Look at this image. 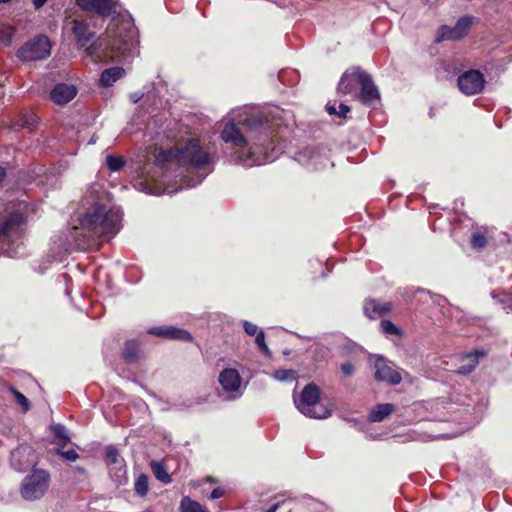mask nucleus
Wrapping results in <instances>:
<instances>
[{
    "label": "nucleus",
    "mask_w": 512,
    "mask_h": 512,
    "mask_svg": "<svg viewBox=\"0 0 512 512\" xmlns=\"http://www.w3.org/2000/svg\"><path fill=\"white\" fill-rule=\"evenodd\" d=\"M241 122L252 143L249 147V141L240 132L234 119H230L221 131V138L225 143H231L237 148H247L245 152H235L230 161L245 167H253L276 160L282 153V148L274 144V133L280 124L276 120L272 122L268 118L256 115L248 116Z\"/></svg>",
    "instance_id": "1"
},
{
    "label": "nucleus",
    "mask_w": 512,
    "mask_h": 512,
    "mask_svg": "<svg viewBox=\"0 0 512 512\" xmlns=\"http://www.w3.org/2000/svg\"><path fill=\"white\" fill-rule=\"evenodd\" d=\"M72 31L78 44L85 47L87 56L91 57L94 62L125 58L135 48L136 30L134 25L128 21L111 23L105 36L91 45H88V43L94 38L95 34L89 30L86 23L74 19L72 21Z\"/></svg>",
    "instance_id": "2"
},
{
    "label": "nucleus",
    "mask_w": 512,
    "mask_h": 512,
    "mask_svg": "<svg viewBox=\"0 0 512 512\" xmlns=\"http://www.w3.org/2000/svg\"><path fill=\"white\" fill-rule=\"evenodd\" d=\"M122 212L119 208H107L95 204L79 218L71 231V238L82 250H98L102 243L114 237L121 229Z\"/></svg>",
    "instance_id": "3"
},
{
    "label": "nucleus",
    "mask_w": 512,
    "mask_h": 512,
    "mask_svg": "<svg viewBox=\"0 0 512 512\" xmlns=\"http://www.w3.org/2000/svg\"><path fill=\"white\" fill-rule=\"evenodd\" d=\"M217 157L211 152L210 147L203 145L198 139H191L185 145L166 150H160L155 156V162L166 170L178 168H192L202 172L193 183L187 181V187L200 184L215 167Z\"/></svg>",
    "instance_id": "4"
},
{
    "label": "nucleus",
    "mask_w": 512,
    "mask_h": 512,
    "mask_svg": "<svg viewBox=\"0 0 512 512\" xmlns=\"http://www.w3.org/2000/svg\"><path fill=\"white\" fill-rule=\"evenodd\" d=\"M26 215L21 211L10 213L0 223V254L14 257L17 254L16 247L23 238Z\"/></svg>",
    "instance_id": "5"
},
{
    "label": "nucleus",
    "mask_w": 512,
    "mask_h": 512,
    "mask_svg": "<svg viewBox=\"0 0 512 512\" xmlns=\"http://www.w3.org/2000/svg\"><path fill=\"white\" fill-rule=\"evenodd\" d=\"M51 477L48 471L35 468L22 481L20 495L24 500L41 499L47 492Z\"/></svg>",
    "instance_id": "6"
},
{
    "label": "nucleus",
    "mask_w": 512,
    "mask_h": 512,
    "mask_svg": "<svg viewBox=\"0 0 512 512\" xmlns=\"http://www.w3.org/2000/svg\"><path fill=\"white\" fill-rule=\"evenodd\" d=\"M293 402L301 414L309 418H319L317 406L320 402V390L316 384H307L299 395L294 392Z\"/></svg>",
    "instance_id": "7"
},
{
    "label": "nucleus",
    "mask_w": 512,
    "mask_h": 512,
    "mask_svg": "<svg viewBox=\"0 0 512 512\" xmlns=\"http://www.w3.org/2000/svg\"><path fill=\"white\" fill-rule=\"evenodd\" d=\"M51 53V44L47 36L39 35L23 45L17 52L22 61H38Z\"/></svg>",
    "instance_id": "8"
},
{
    "label": "nucleus",
    "mask_w": 512,
    "mask_h": 512,
    "mask_svg": "<svg viewBox=\"0 0 512 512\" xmlns=\"http://www.w3.org/2000/svg\"><path fill=\"white\" fill-rule=\"evenodd\" d=\"M218 382L223 391L228 394L229 400H235L242 396V378L237 369H223L219 374Z\"/></svg>",
    "instance_id": "9"
},
{
    "label": "nucleus",
    "mask_w": 512,
    "mask_h": 512,
    "mask_svg": "<svg viewBox=\"0 0 512 512\" xmlns=\"http://www.w3.org/2000/svg\"><path fill=\"white\" fill-rule=\"evenodd\" d=\"M474 17L465 16L460 18L453 27L443 25L441 26L436 35V42H442L446 40L456 41L466 36L471 29Z\"/></svg>",
    "instance_id": "10"
},
{
    "label": "nucleus",
    "mask_w": 512,
    "mask_h": 512,
    "mask_svg": "<svg viewBox=\"0 0 512 512\" xmlns=\"http://www.w3.org/2000/svg\"><path fill=\"white\" fill-rule=\"evenodd\" d=\"M460 91L465 95L480 93L485 86V78L478 70H469L462 73L457 79Z\"/></svg>",
    "instance_id": "11"
},
{
    "label": "nucleus",
    "mask_w": 512,
    "mask_h": 512,
    "mask_svg": "<svg viewBox=\"0 0 512 512\" xmlns=\"http://www.w3.org/2000/svg\"><path fill=\"white\" fill-rule=\"evenodd\" d=\"M374 377L379 382H386L390 385H398L402 381V376L396 370L393 364L382 356H378L374 362Z\"/></svg>",
    "instance_id": "12"
},
{
    "label": "nucleus",
    "mask_w": 512,
    "mask_h": 512,
    "mask_svg": "<svg viewBox=\"0 0 512 512\" xmlns=\"http://www.w3.org/2000/svg\"><path fill=\"white\" fill-rule=\"evenodd\" d=\"M358 84L361 90L360 93L357 94V98L361 102L367 105H372L374 102L379 100V90L374 84L372 77L364 70H362V73L358 75Z\"/></svg>",
    "instance_id": "13"
},
{
    "label": "nucleus",
    "mask_w": 512,
    "mask_h": 512,
    "mask_svg": "<svg viewBox=\"0 0 512 512\" xmlns=\"http://www.w3.org/2000/svg\"><path fill=\"white\" fill-rule=\"evenodd\" d=\"M77 94V89L72 84H57L50 92L51 100L58 105L70 102Z\"/></svg>",
    "instance_id": "14"
},
{
    "label": "nucleus",
    "mask_w": 512,
    "mask_h": 512,
    "mask_svg": "<svg viewBox=\"0 0 512 512\" xmlns=\"http://www.w3.org/2000/svg\"><path fill=\"white\" fill-rule=\"evenodd\" d=\"M362 73L360 67H352L344 72L339 83L338 92L342 94H351L355 92L358 84V75Z\"/></svg>",
    "instance_id": "15"
},
{
    "label": "nucleus",
    "mask_w": 512,
    "mask_h": 512,
    "mask_svg": "<svg viewBox=\"0 0 512 512\" xmlns=\"http://www.w3.org/2000/svg\"><path fill=\"white\" fill-rule=\"evenodd\" d=\"M365 315L370 319H376L388 314L392 310L389 302L381 303L375 299H367L363 305Z\"/></svg>",
    "instance_id": "16"
},
{
    "label": "nucleus",
    "mask_w": 512,
    "mask_h": 512,
    "mask_svg": "<svg viewBox=\"0 0 512 512\" xmlns=\"http://www.w3.org/2000/svg\"><path fill=\"white\" fill-rule=\"evenodd\" d=\"M320 154L317 148L305 147L299 150L295 155V160L309 169L316 170Z\"/></svg>",
    "instance_id": "17"
},
{
    "label": "nucleus",
    "mask_w": 512,
    "mask_h": 512,
    "mask_svg": "<svg viewBox=\"0 0 512 512\" xmlns=\"http://www.w3.org/2000/svg\"><path fill=\"white\" fill-rule=\"evenodd\" d=\"M79 5L85 10L95 11L103 16L110 15L114 10L109 0H80Z\"/></svg>",
    "instance_id": "18"
},
{
    "label": "nucleus",
    "mask_w": 512,
    "mask_h": 512,
    "mask_svg": "<svg viewBox=\"0 0 512 512\" xmlns=\"http://www.w3.org/2000/svg\"><path fill=\"white\" fill-rule=\"evenodd\" d=\"M126 74V71L122 67H111L105 69L100 76L99 82L103 87L112 86L117 80L123 78Z\"/></svg>",
    "instance_id": "19"
},
{
    "label": "nucleus",
    "mask_w": 512,
    "mask_h": 512,
    "mask_svg": "<svg viewBox=\"0 0 512 512\" xmlns=\"http://www.w3.org/2000/svg\"><path fill=\"white\" fill-rule=\"evenodd\" d=\"M395 411L392 403H384L376 405L369 413L368 420L370 422H381Z\"/></svg>",
    "instance_id": "20"
},
{
    "label": "nucleus",
    "mask_w": 512,
    "mask_h": 512,
    "mask_svg": "<svg viewBox=\"0 0 512 512\" xmlns=\"http://www.w3.org/2000/svg\"><path fill=\"white\" fill-rule=\"evenodd\" d=\"M479 355H482V353L476 351L463 356L457 368V373L462 375L470 374L478 365Z\"/></svg>",
    "instance_id": "21"
},
{
    "label": "nucleus",
    "mask_w": 512,
    "mask_h": 512,
    "mask_svg": "<svg viewBox=\"0 0 512 512\" xmlns=\"http://www.w3.org/2000/svg\"><path fill=\"white\" fill-rule=\"evenodd\" d=\"M180 512H208V510L189 496H184L180 501Z\"/></svg>",
    "instance_id": "22"
},
{
    "label": "nucleus",
    "mask_w": 512,
    "mask_h": 512,
    "mask_svg": "<svg viewBox=\"0 0 512 512\" xmlns=\"http://www.w3.org/2000/svg\"><path fill=\"white\" fill-rule=\"evenodd\" d=\"M140 353V344L135 340H129L124 345L123 356L128 362L138 359Z\"/></svg>",
    "instance_id": "23"
},
{
    "label": "nucleus",
    "mask_w": 512,
    "mask_h": 512,
    "mask_svg": "<svg viewBox=\"0 0 512 512\" xmlns=\"http://www.w3.org/2000/svg\"><path fill=\"white\" fill-rule=\"evenodd\" d=\"M166 338L182 341H192V335L184 329L167 326Z\"/></svg>",
    "instance_id": "24"
},
{
    "label": "nucleus",
    "mask_w": 512,
    "mask_h": 512,
    "mask_svg": "<svg viewBox=\"0 0 512 512\" xmlns=\"http://www.w3.org/2000/svg\"><path fill=\"white\" fill-rule=\"evenodd\" d=\"M150 466H151L154 476L159 481H161L165 484H168L172 481L171 476L168 474V472L166 471V469L164 468V466L161 463L152 461Z\"/></svg>",
    "instance_id": "25"
},
{
    "label": "nucleus",
    "mask_w": 512,
    "mask_h": 512,
    "mask_svg": "<svg viewBox=\"0 0 512 512\" xmlns=\"http://www.w3.org/2000/svg\"><path fill=\"white\" fill-rule=\"evenodd\" d=\"M52 431H53L55 438L57 439L58 446L64 447L70 441L67 430L63 425H61V424L55 425L52 428Z\"/></svg>",
    "instance_id": "26"
},
{
    "label": "nucleus",
    "mask_w": 512,
    "mask_h": 512,
    "mask_svg": "<svg viewBox=\"0 0 512 512\" xmlns=\"http://www.w3.org/2000/svg\"><path fill=\"white\" fill-rule=\"evenodd\" d=\"M135 492L139 496H145L149 490V478L145 474H141L138 476V478L135 481L134 484Z\"/></svg>",
    "instance_id": "27"
},
{
    "label": "nucleus",
    "mask_w": 512,
    "mask_h": 512,
    "mask_svg": "<svg viewBox=\"0 0 512 512\" xmlns=\"http://www.w3.org/2000/svg\"><path fill=\"white\" fill-rule=\"evenodd\" d=\"M325 109L330 115H336L341 119H346L350 112V107L345 104H340L339 109H337L335 104L327 103Z\"/></svg>",
    "instance_id": "28"
},
{
    "label": "nucleus",
    "mask_w": 512,
    "mask_h": 512,
    "mask_svg": "<svg viewBox=\"0 0 512 512\" xmlns=\"http://www.w3.org/2000/svg\"><path fill=\"white\" fill-rule=\"evenodd\" d=\"M106 164L111 171L115 172L123 168L125 160L121 156L108 155L106 157Z\"/></svg>",
    "instance_id": "29"
},
{
    "label": "nucleus",
    "mask_w": 512,
    "mask_h": 512,
    "mask_svg": "<svg viewBox=\"0 0 512 512\" xmlns=\"http://www.w3.org/2000/svg\"><path fill=\"white\" fill-rule=\"evenodd\" d=\"M274 378L278 381H294L297 378V373L292 369H281L274 373Z\"/></svg>",
    "instance_id": "30"
},
{
    "label": "nucleus",
    "mask_w": 512,
    "mask_h": 512,
    "mask_svg": "<svg viewBox=\"0 0 512 512\" xmlns=\"http://www.w3.org/2000/svg\"><path fill=\"white\" fill-rule=\"evenodd\" d=\"M8 390L14 395L16 402L23 408V410L25 412L28 411L30 408V403L26 396L12 386H10Z\"/></svg>",
    "instance_id": "31"
},
{
    "label": "nucleus",
    "mask_w": 512,
    "mask_h": 512,
    "mask_svg": "<svg viewBox=\"0 0 512 512\" xmlns=\"http://www.w3.org/2000/svg\"><path fill=\"white\" fill-rule=\"evenodd\" d=\"M381 330L386 335H400L401 330L390 320H382L380 323Z\"/></svg>",
    "instance_id": "32"
},
{
    "label": "nucleus",
    "mask_w": 512,
    "mask_h": 512,
    "mask_svg": "<svg viewBox=\"0 0 512 512\" xmlns=\"http://www.w3.org/2000/svg\"><path fill=\"white\" fill-rule=\"evenodd\" d=\"M255 343L259 349L266 355L270 356L271 352L265 342V334L263 331H259L255 337Z\"/></svg>",
    "instance_id": "33"
},
{
    "label": "nucleus",
    "mask_w": 512,
    "mask_h": 512,
    "mask_svg": "<svg viewBox=\"0 0 512 512\" xmlns=\"http://www.w3.org/2000/svg\"><path fill=\"white\" fill-rule=\"evenodd\" d=\"M486 244H487V239H486L485 235H483L481 233H475L472 235L471 245L473 248L482 249L486 246Z\"/></svg>",
    "instance_id": "34"
},
{
    "label": "nucleus",
    "mask_w": 512,
    "mask_h": 512,
    "mask_svg": "<svg viewBox=\"0 0 512 512\" xmlns=\"http://www.w3.org/2000/svg\"><path fill=\"white\" fill-rule=\"evenodd\" d=\"M120 455L118 450L114 446H109L106 450V460L109 464H117L119 462Z\"/></svg>",
    "instance_id": "35"
},
{
    "label": "nucleus",
    "mask_w": 512,
    "mask_h": 512,
    "mask_svg": "<svg viewBox=\"0 0 512 512\" xmlns=\"http://www.w3.org/2000/svg\"><path fill=\"white\" fill-rule=\"evenodd\" d=\"M56 454L60 455L67 461H76L79 458V454L74 449L63 451L58 448L56 449Z\"/></svg>",
    "instance_id": "36"
},
{
    "label": "nucleus",
    "mask_w": 512,
    "mask_h": 512,
    "mask_svg": "<svg viewBox=\"0 0 512 512\" xmlns=\"http://www.w3.org/2000/svg\"><path fill=\"white\" fill-rule=\"evenodd\" d=\"M243 328H244L245 332L250 336L257 335V333H259L257 325H255L249 321H244Z\"/></svg>",
    "instance_id": "37"
},
{
    "label": "nucleus",
    "mask_w": 512,
    "mask_h": 512,
    "mask_svg": "<svg viewBox=\"0 0 512 512\" xmlns=\"http://www.w3.org/2000/svg\"><path fill=\"white\" fill-rule=\"evenodd\" d=\"M167 326L153 327L148 330L151 335L166 338Z\"/></svg>",
    "instance_id": "38"
},
{
    "label": "nucleus",
    "mask_w": 512,
    "mask_h": 512,
    "mask_svg": "<svg viewBox=\"0 0 512 512\" xmlns=\"http://www.w3.org/2000/svg\"><path fill=\"white\" fill-rule=\"evenodd\" d=\"M21 454L20 450H15L11 453V465L12 467L18 471V472H22L23 471V467L22 465H20L19 463H16V458Z\"/></svg>",
    "instance_id": "39"
},
{
    "label": "nucleus",
    "mask_w": 512,
    "mask_h": 512,
    "mask_svg": "<svg viewBox=\"0 0 512 512\" xmlns=\"http://www.w3.org/2000/svg\"><path fill=\"white\" fill-rule=\"evenodd\" d=\"M34 123H35L34 115H26L21 119V123L19 124V126L31 128L34 126Z\"/></svg>",
    "instance_id": "40"
},
{
    "label": "nucleus",
    "mask_w": 512,
    "mask_h": 512,
    "mask_svg": "<svg viewBox=\"0 0 512 512\" xmlns=\"http://www.w3.org/2000/svg\"><path fill=\"white\" fill-rule=\"evenodd\" d=\"M354 370H355L354 365L350 362H346L341 365V372L345 376H351L354 373Z\"/></svg>",
    "instance_id": "41"
},
{
    "label": "nucleus",
    "mask_w": 512,
    "mask_h": 512,
    "mask_svg": "<svg viewBox=\"0 0 512 512\" xmlns=\"http://www.w3.org/2000/svg\"><path fill=\"white\" fill-rule=\"evenodd\" d=\"M224 495V490L222 488H214L210 493V499H218Z\"/></svg>",
    "instance_id": "42"
},
{
    "label": "nucleus",
    "mask_w": 512,
    "mask_h": 512,
    "mask_svg": "<svg viewBox=\"0 0 512 512\" xmlns=\"http://www.w3.org/2000/svg\"><path fill=\"white\" fill-rule=\"evenodd\" d=\"M143 97V93L135 92L131 94L130 98L134 103H137Z\"/></svg>",
    "instance_id": "43"
},
{
    "label": "nucleus",
    "mask_w": 512,
    "mask_h": 512,
    "mask_svg": "<svg viewBox=\"0 0 512 512\" xmlns=\"http://www.w3.org/2000/svg\"><path fill=\"white\" fill-rule=\"evenodd\" d=\"M331 413H332V409L326 407L325 410H322L321 418L322 419L328 418L329 416H331Z\"/></svg>",
    "instance_id": "44"
},
{
    "label": "nucleus",
    "mask_w": 512,
    "mask_h": 512,
    "mask_svg": "<svg viewBox=\"0 0 512 512\" xmlns=\"http://www.w3.org/2000/svg\"><path fill=\"white\" fill-rule=\"evenodd\" d=\"M46 1L47 0H33V4L36 9H39L46 3Z\"/></svg>",
    "instance_id": "45"
},
{
    "label": "nucleus",
    "mask_w": 512,
    "mask_h": 512,
    "mask_svg": "<svg viewBox=\"0 0 512 512\" xmlns=\"http://www.w3.org/2000/svg\"><path fill=\"white\" fill-rule=\"evenodd\" d=\"M278 507H279V504L276 503V504L272 505L266 512H276Z\"/></svg>",
    "instance_id": "46"
},
{
    "label": "nucleus",
    "mask_w": 512,
    "mask_h": 512,
    "mask_svg": "<svg viewBox=\"0 0 512 512\" xmlns=\"http://www.w3.org/2000/svg\"><path fill=\"white\" fill-rule=\"evenodd\" d=\"M416 292H417V293H421V294H424V293H425V291H424L423 289H417V290H416Z\"/></svg>",
    "instance_id": "47"
},
{
    "label": "nucleus",
    "mask_w": 512,
    "mask_h": 512,
    "mask_svg": "<svg viewBox=\"0 0 512 512\" xmlns=\"http://www.w3.org/2000/svg\"><path fill=\"white\" fill-rule=\"evenodd\" d=\"M11 0H0V3H8L10 2Z\"/></svg>",
    "instance_id": "48"
},
{
    "label": "nucleus",
    "mask_w": 512,
    "mask_h": 512,
    "mask_svg": "<svg viewBox=\"0 0 512 512\" xmlns=\"http://www.w3.org/2000/svg\"><path fill=\"white\" fill-rule=\"evenodd\" d=\"M207 481H209V482H214V480H213L211 477H208V478H207Z\"/></svg>",
    "instance_id": "49"
},
{
    "label": "nucleus",
    "mask_w": 512,
    "mask_h": 512,
    "mask_svg": "<svg viewBox=\"0 0 512 512\" xmlns=\"http://www.w3.org/2000/svg\"><path fill=\"white\" fill-rule=\"evenodd\" d=\"M143 512H152V511H151V510H149V509H146V510H145V511H143Z\"/></svg>",
    "instance_id": "50"
}]
</instances>
